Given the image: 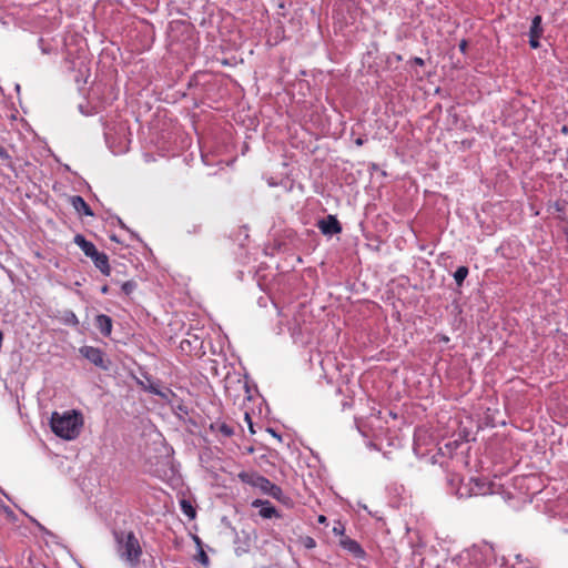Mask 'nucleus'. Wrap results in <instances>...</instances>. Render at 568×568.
<instances>
[{"label": "nucleus", "mask_w": 568, "mask_h": 568, "mask_svg": "<svg viewBox=\"0 0 568 568\" xmlns=\"http://www.w3.org/2000/svg\"><path fill=\"white\" fill-rule=\"evenodd\" d=\"M150 392L155 394V395H159L161 397H166L164 393H162L160 389H158L156 387L154 386H150Z\"/></svg>", "instance_id": "5701e85b"}, {"label": "nucleus", "mask_w": 568, "mask_h": 568, "mask_svg": "<svg viewBox=\"0 0 568 568\" xmlns=\"http://www.w3.org/2000/svg\"><path fill=\"white\" fill-rule=\"evenodd\" d=\"M94 325L103 336H109L112 332V320L105 314H99L94 318Z\"/></svg>", "instance_id": "9d476101"}, {"label": "nucleus", "mask_w": 568, "mask_h": 568, "mask_svg": "<svg viewBox=\"0 0 568 568\" xmlns=\"http://www.w3.org/2000/svg\"><path fill=\"white\" fill-rule=\"evenodd\" d=\"M237 476L242 483L257 488L262 494L268 495L277 500L282 499V489L271 483L266 477L255 471H241Z\"/></svg>", "instance_id": "7ed1b4c3"}, {"label": "nucleus", "mask_w": 568, "mask_h": 568, "mask_svg": "<svg viewBox=\"0 0 568 568\" xmlns=\"http://www.w3.org/2000/svg\"><path fill=\"white\" fill-rule=\"evenodd\" d=\"M450 491L454 493L458 498L473 497L470 478L467 483L464 481L459 476L454 475L448 479Z\"/></svg>", "instance_id": "20e7f679"}, {"label": "nucleus", "mask_w": 568, "mask_h": 568, "mask_svg": "<svg viewBox=\"0 0 568 568\" xmlns=\"http://www.w3.org/2000/svg\"><path fill=\"white\" fill-rule=\"evenodd\" d=\"M101 292H102V293H104V294H105V293H108V286H103V287L101 288Z\"/></svg>", "instance_id": "c85d7f7f"}, {"label": "nucleus", "mask_w": 568, "mask_h": 568, "mask_svg": "<svg viewBox=\"0 0 568 568\" xmlns=\"http://www.w3.org/2000/svg\"><path fill=\"white\" fill-rule=\"evenodd\" d=\"M466 48H467V42L466 41H462L460 44H459V49L462 52H465L466 51Z\"/></svg>", "instance_id": "a878e982"}, {"label": "nucleus", "mask_w": 568, "mask_h": 568, "mask_svg": "<svg viewBox=\"0 0 568 568\" xmlns=\"http://www.w3.org/2000/svg\"><path fill=\"white\" fill-rule=\"evenodd\" d=\"M239 384H241V386H242L243 388H246V384H245V383H242L241 381H239Z\"/></svg>", "instance_id": "7c9ffc66"}, {"label": "nucleus", "mask_w": 568, "mask_h": 568, "mask_svg": "<svg viewBox=\"0 0 568 568\" xmlns=\"http://www.w3.org/2000/svg\"><path fill=\"white\" fill-rule=\"evenodd\" d=\"M180 507H181V510L182 513L187 516L190 519H193L195 517V509L193 508V506L191 505V503L186 499H182L180 501Z\"/></svg>", "instance_id": "2eb2a0df"}, {"label": "nucleus", "mask_w": 568, "mask_h": 568, "mask_svg": "<svg viewBox=\"0 0 568 568\" xmlns=\"http://www.w3.org/2000/svg\"><path fill=\"white\" fill-rule=\"evenodd\" d=\"M356 144H357V145H362V144H363V140H362V139H357V140H356Z\"/></svg>", "instance_id": "c756f323"}, {"label": "nucleus", "mask_w": 568, "mask_h": 568, "mask_svg": "<svg viewBox=\"0 0 568 568\" xmlns=\"http://www.w3.org/2000/svg\"><path fill=\"white\" fill-rule=\"evenodd\" d=\"M64 323L77 326L79 324V320L72 311H67L64 313Z\"/></svg>", "instance_id": "f3484780"}, {"label": "nucleus", "mask_w": 568, "mask_h": 568, "mask_svg": "<svg viewBox=\"0 0 568 568\" xmlns=\"http://www.w3.org/2000/svg\"><path fill=\"white\" fill-rule=\"evenodd\" d=\"M115 550L118 556L130 567L135 568L140 564L142 548L133 531H115Z\"/></svg>", "instance_id": "f03ea898"}, {"label": "nucleus", "mask_w": 568, "mask_h": 568, "mask_svg": "<svg viewBox=\"0 0 568 568\" xmlns=\"http://www.w3.org/2000/svg\"><path fill=\"white\" fill-rule=\"evenodd\" d=\"M244 418H245V420L247 422V425H248L250 432H251L252 434H254L255 432H254V429H253V423H252L251 416H250V414H248L247 412H245V414H244Z\"/></svg>", "instance_id": "412c9836"}, {"label": "nucleus", "mask_w": 568, "mask_h": 568, "mask_svg": "<svg viewBox=\"0 0 568 568\" xmlns=\"http://www.w3.org/2000/svg\"><path fill=\"white\" fill-rule=\"evenodd\" d=\"M36 525H37V526L39 527V529H40L41 531H43L44 534H47V535H51V532H50V531H48V530H47V529H45L41 524H39L38 521H36Z\"/></svg>", "instance_id": "393cba45"}, {"label": "nucleus", "mask_w": 568, "mask_h": 568, "mask_svg": "<svg viewBox=\"0 0 568 568\" xmlns=\"http://www.w3.org/2000/svg\"><path fill=\"white\" fill-rule=\"evenodd\" d=\"M71 204L73 206V209L80 213V214H83L85 216H92L93 215V212L92 210L90 209V206L88 205V203L83 200L82 196L80 195H74L71 197Z\"/></svg>", "instance_id": "ddd939ff"}, {"label": "nucleus", "mask_w": 568, "mask_h": 568, "mask_svg": "<svg viewBox=\"0 0 568 568\" xmlns=\"http://www.w3.org/2000/svg\"><path fill=\"white\" fill-rule=\"evenodd\" d=\"M468 275V268L466 266H459L454 273V280L458 286L463 284Z\"/></svg>", "instance_id": "dca6fc26"}, {"label": "nucleus", "mask_w": 568, "mask_h": 568, "mask_svg": "<svg viewBox=\"0 0 568 568\" xmlns=\"http://www.w3.org/2000/svg\"><path fill=\"white\" fill-rule=\"evenodd\" d=\"M74 243L83 251V253L89 256V257H92L93 255L97 254L98 250L95 247V245L85 240V237L81 234H77L74 236Z\"/></svg>", "instance_id": "f8f14e48"}, {"label": "nucleus", "mask_w": 568, "mask_h": 568, "mask_svg": "<svg viewBox=\"0 0 568 568\" xmlns=\"http://www.w3.org/2000/svg\"><path fill=\"white\" fill-rule=\"evenodd\" d=\"M91 258H92L95 267L99 268L103 275H106V276L110 275L111 267L109 264V257L105 253L98 251L97 254L93 255Z\"/></svg>", "instance_id": "9b49d317"}, {"label": "nucleus", "mask_w": 568, "mask_h": 568, "mask_svg": "<svg viewBox=\"0 0 568 568\" xmlns=\"http://www.w3.org/2000/svg\"><path fill=\"white\" fill-rule=\"evenodd\" d=\"M136 288L134 281H126L122 284L121 290L125 295H130Z\"/></svg>", "instance_id": "a211bd4d"}, {"label": "nucleus", "mask_w": 568, "mask_h": 568, "mask_svg": "<svg viewBox=\"0 0 568 568\" xmlns=\"http://www.w3.org/2000/svg\"><path fill=\"white\" fill-rule=\"evenodd\" d=\"M50 426L52 432L67 440L75 439L83 426V416L78 410L54 412L51 415Z\"/></svg>", "instance_id": "f257e3e1"}, {"label": "nucleus", "mask_w": 568, "mask_h": 568, "mask_svg": "<svg viewBox=\"0 0 568 568\" xmlns=\"http://www.w3.org/2000/svg\"><path fill=\"white\" fill-rule=\"evenodd\" d=\"M541 17L535 16L529 30V44L532 49L540 47L539 38L542 36Z\"/></svg>", "instance_id": "6e6552de"}, {"label": "nucleus", "mask_w": 568, "mask_h": 568, "mask_svg": "<svg viewBox=\"0 0 568 568\" xmlns=\"http://www.w3.org/2000/svg\"><path fill=\"white\" fill-rule=\"evenodd\" d=\"M516 560H517V562L514 568H531V566L529 564H526L523 561L520 556H516Z\"/></svg>", "instance_id": "aec40b11"}, {"label": "nucleus", "mask_w": 568, "mask_h": 568, "mask_svg": "<svg viewBox=\"0 0 568 568\" xmlns=\"http://www.w3.org/2000/svg\"><path fill=\"white\" fill-rule=\"evenodd\" d=\"M317 520L320 524H326V521H327V519L324 515H321Z\"/></svg>", "instance_id": "bb28decb"}, {"label": "nucleus", "mask_w": 568, "mask_h": 568, "mask_svg": "<svg viewBox=\"0 0 568 568\" xmlns=\"http://www.w3.org/2000/svg\"><path fill=\"white\" fill-rule=\"evenodd\" d=\"M473 496H485L494 494V485L485 478H470Z\"/></svg>", "instance_id": "0eeeda50"}, {"label": "nucleus", "mask_w": 568, "mask_h": 568, "mask_svg": "<svg viewBox=\"0 0 568 568\" xmlns=\"http://www.w3.org/2000/svg\"><path fill=\"white\" fill-rule=\"evenodd\" d=\"M39 45H40L41 51L43 53H49L50 52V50L48 48L43 47V39H39Z\"/></svg>", "instance_id": "b1692460"}, {"label": "nucleus", "mask_w": 568, "mask_h": 568, "mask_svg": "<svg viewBox=\"0 0 568 568\" xmlns=\"http://www.w3.org/2000/svg\"><path fill=\"white\" fill-rule=\"evenodd\" d=\"M80 353L95 366L102 368L106 367L104 364V354L100 348L93 346H83L80 348Z\"/></svg>", "instance_id": "423d86ee"}, {"label": "nucleus", "mask_w": 568, "mask_h": 568, "mask_svg": "<svg viewBox=\"0 0 568 568\" xmlns=\"http://www.w3.org/2000/svg\"><path fill=\"white\" fill-rule=\"evenodd\" d=\"M211 428L223 437H231L234 435V428L225 422L216 420L211 425Z\"/></svg>", "instance_id": "4468645a"}, {"label": "nucleus", "mask_w": 568, "mask_h": 568, "mask_svg": "<svg viewBox=\"0 0 568 568\" xmlns=\"http://www.w3.org/2000/svg\"><path fill=\"white\" fill-rule=\"evenodd\" d=\"M303 545L306 548L311 549V548H314L316 546V542H315L314 538L307 536V537H305L303 539Z\"/></svg>", "instance_id": "6ab92c4d"}, {"label": "nucleus", "mask_w": 568, "mask_h": 568, "mask_svg": "<svg viewBox=\"0 0 568 568\" xmlns=\"http://www.w3.org/2000/svg\"><path fill=\"white\" fill-rule=\"evenodd\" d=\"M414 61L416 64H419V65L424 64V60L422 58H415Z\"/></svg>", "instance_id": "cd10ccee"}, {"label": "nucleus", "mask_w": 568, "mask_h": 568, "mask_svg": "<svg viewBox=\"0 0 568 568\" xmlns=\"http://www.w3.org/2000/svg\"><path fill=\"white\" fill-rule=\"evenodd\" d=\"M252 506L254 508H260L258 513L263 518L270 519L273 517H280L278 511L268 500L255 499L252 501Z\"/></svg>", "instance_id": "1a4fd4ad"}, {"label": "nucleus", "mask_w": 568, "mask_h": 568, "mask_svg": "<svg viewBox=\"0 0 568 568\" xmlns=\"http://www.w3.org/2000/svg\"><path fill=\"white\" fill-rule=\"evenodd\" d=\"M0 159L2 160H9L10 159V155L8 153V151L0 145Z\"/></svg>", "instance_id": "4be33fe9"}, {"label": "nucleus", "mask_w": 568, "mask_h": 568, "mask_svg": "<svg viewBox=\"0 0 568 568\" xmlns=\"http://www.w3.org/2000/svg\"><path fill=\"white\" fill-rule=\"evenodd\" d=\"M317 227L324 235H335L342 232V225L335 215H327L320 220Z\"/></svg>", "instance_id": "39448f33"}]
</instances>
